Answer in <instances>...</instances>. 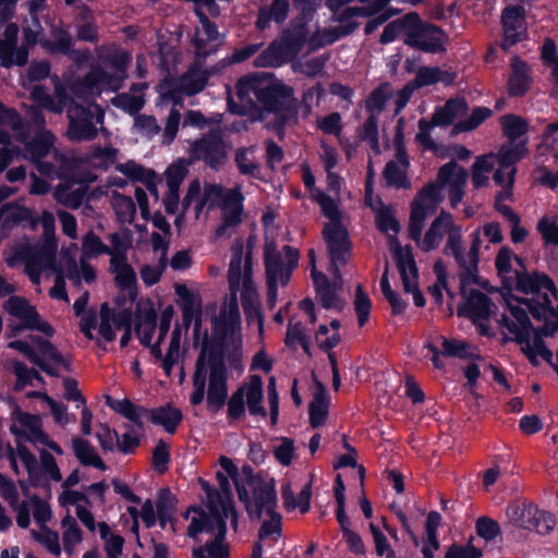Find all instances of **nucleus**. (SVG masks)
<instances>
[{"label":"nucleus","instance_id":"obj_1","mask_svg":"<svg viewBox=\"0 0 558 558\" xmlns=\"http://www.w3.org/2000/svg\"><path fill=\"white\" fill-rule=\"evenodd\" d=\"M238 104L230 95L228 104L233 113L250 114L253 121H263L274 114L275 129L282 136L287 125L296 123L298 100L293 88L268 74H252L241 77L235 85Z\"/></svg>","mask_w":558,"mask_h":558},{"label":"nucleus","instance_id":"obj_2","mask_svg":"<svg viewBox=\"0 0 558 558\" xmlns=\"http://www.w3.org/2000/svg\"><path fill=\"white\" fill-rule=\"evenodd\" d=\"M533 295L531 300L523 303L524 306L522 304H510L509 315L504 314L500 318V324L514 336L515 341L521 345V350L529 361L537 365L538 356L550 362L553 353L545 345L542 336L532 329L526 308L530 310L534 317L541 318L550 308L553 300L557 298V292L554 296L550 291L542 290L533 293Z\"/></svg>","mask_w":558,"mask_h":558},{"label":"nucleus","instance_id":"obj_3","mask_svg":"<svg viewBox=\"0 0 558 558\" xmlns=\"http://www.w3.org/2000/svg\"><path fill=\"white\" fill-rule=\"evenodd\" d=\"M227 379L228 371L222 354L205 338L195 362L191 403L198 405L203 402L208 383L207 407L215 412L219 411L228 397Z\"/></svg>","mask_w":558,"mask_h":558},{"label":"nucleus","instance_id":"obj_4","mask_svg":"<svg viewBox=\"0 0 558 558\" xmlns=\"http://www.w3.org/2000/svg\"><path fill=\"white\" fill-rule=\"evenodd\" d=\"M173 316L172 307H167L160 315L158 325L157 342L151 344V338L157 326V315L155 311H147L142 314L136 325V333L141 343L150 348L151 355L161 364L167 376L171 375L172 367L177 365L181 357V341L183 336L182 327L177 324L171 332L170 342L165 355L160 348L161 341L167 336Z\"/></svg>","mask_w":558,"mask_h":558},{"label":"nucleus","instance_id":"obj_5","mask_svg":"<svg viewBox=\"0 0 558 558\" xmlns=\"http://www.w3.org/2000/svg\"><path fill=\"white\" fill-rule=\"evenodd\" d=\"M426 218L424 214L417 210L414 217H410L408 227L409 238L415 242L422 252L427 253L437 250L445 235H447L442 253L447 256L457 253L458 242L462 239V227L456 223L452 215L441 209L438 216L430 222L425 233L422 234Z\"/></svg>","mask_w":558,"mask_h":558},{"label":"nucleus","instance_id":"obj_6","mask_svg":"<svg viewBox=\"0 0 558 558\" xmlns=\"http://www.w3.org/2000/svg\"><path fill=\"white\" fill-rule=\"evenodd\" d=\"M57 243L53 239L46 238L35 244L22 243L12 248L5 263L10 268L23 266V272L31 282L39 286L41 274L51 270L57 271Z\"/></svg>","mask_w":558,"mask_h":558},{"label":"nucleus","instance_id":"obj_7","mask_svg":"<svg viewBox=\"0 0 558 558\" xmlns=\"http://www.w3.org/2000/svg\"><path fill=\"white\" fill-rule=\"evenodd\" d=\"M100 60L101 64L92 66L82 82L75 84L74 93H81L82 88L89 94H98L104 89L117 90L121 87L126 77L130 54L122 49H113Z\"/></svg>","mask_w":558,"mask_h":558},{"label":"nucleus","instance_id":"obj_8","mask_svg":"<svg viewBox=\"0 0 558 558\" xmlns=\"http://www.w3.org/2000/svg\"><path fill=\"white\" fill-rule=\"evenodd\" d=\"M228 518L219 515H207L204 511H199L197 517H193L187 527V534L192 538H196L198 533L206 532L213 535L210 541L204 545L193 548V558H229L230 550L226 543Z\"/></svg>","mask_w":558,"mask_h":558},{"label":"nucleus","instance_id":"obj_9","mask_svg":"<svg viewBox=\"0 0 558 558\" xmlns=\"http://www.w3.org/2000/svg\"><path fill=\"white\" fill-rule=\"evenodd\" d=\"M66 116L69 124L65 135L71 142H89L96 138L98 131L106 132L105 112L96 104L83 106L72 101L68 107Z\"/></svg>","mask_w":558,"mask_h":558},{"label":"nucleus","instance_id":"obj_10","mask_svg":"<svg viewBox=\"0 0 558 558\" xmlns=\"http://www.w3.org/2000/svg\"><path fill=\"white\" fill-rule=\"evenodd\" d=\"M3 310L15 320L16 324L8 325V337H16L23 330H36L45 336H52L53 328L43 320L36 307L23 296L11 295L2 305Z\"/></svg>","mask_w":558,"mask_h":558},{"label":"nucleus","instance_id":"obj_11","mask_svg":"<svg viewBox=\"0 0 558 558\" xmlns=\"http://www.w3.org/2000/svg\"><path fill=\"white\" fill-rule=\"evenodd\" d=\"M300 258L299 251L284 245L279 251L274 239L266 238L264 244V264L267 280L280 281L281 286L288 284Z\"/></svg>","mask_w":558,"mask_h":558},{"label":"nucleus","instance_id":"obj_12","mask_svg":"<svg viewBox=\"0 0 558 558\" xmlns=\"http://www.w3.org/2000/svg\"><path fill=\"white\" fill-rule=\"evenodd\" d=\"M509 521L523 530L536 531L538 534H549L555 525V515L548 511L541 510L532 502H514L506 508Z\"/></svg>","mask_w":558,"mask_h":558},{"label":"nucleus","instance_id":"obj_13","mask_svg":"<svg viewBox=\"0 0 558 558\" xmlns=\"http://www.w3.org/2000/svg\"><path fill=\"white\" fill-rule=\"evenodd\" d=\"M323 235L327 243L331 260L330 271L340 279V266L345 265L351 257V242L343 225H325Z\"/></svg>","mask_w":558,"mask_h":558},{"label":"nucleus","instance_id":"obj_14","mask_svg":"<svg viewBox=\"0 0 558 558\" xmlns=\"http://www.w3.org/2000/svg\"><path fill=\"white\" fill-rule=\"evenodd\" d=\"M99 316L100 324L98 331L102 339L108 342L113 341L116 338L114 329H122L124 333L120 339V345L122 348L126 347L131 340L132 311L130 308L111 311L107 303H102Z\"/></svg>","mask_w":558,"mask_h":558},{"label":"nucleus","instance_id":"obj_15","mask_svg":"<svg viewBox=\"0 0 558 558\" xmlns=\"http://www.w3.org/2000/svg\"><path fill=\"white\" fill-rule=\"evenodd\" d=\"M404 44L426 52H440L445 49V33L436 25L424 23L416 14V20L410 23L408 38Z\"/></svg>","mask_w":558,"mask_h":558},{"label":"nucleus","instance_id":"obj_16","mask_svg":"<svg viewBox=\"0 0 558 558\" xmlns=\"http://www.w3.org/2000/svg\"><path fill=\"white\" fill-rule=\"evenodd\" d=\"M238 494L242 501H244L246 511L252 519L259 520L263 514L276 512L277 506L276 490L272 484L258 483L253 488L252 497L250 498L245 489L239 486Z\"/></svg>","mask_w":558,"mask_h":558},{"label":"nucleus","instance_id":"obj_17","mask_svg":"<svg viewBox=\"0 0 558 558\" xmlns=\"http://www.w3.org/2000/svg\"><path fill=\"white\" fill-rule=\"evenodd\" d=\"M472 243L468 251L462 245V239L458 242L457 253H452L456 264L460 269L461 288L464 291L465 284L475 282L478 268V251L482 244L481 231L475 230L472 234Z\"/></svg>","mask_w":558,"mask_h":558},{"label":"nucleus","instance_id":"obj_18","mask_svg":"<svg viewBox=\"0 0 558 558\" xmlns=\"http://www.w3.org/2000/svg\"><path fill=\"white\" fill-rule=\"evenodd\" d=\"M191 155L195 160H203L210 168L217 169L227 159V148L218 133H209L191 145Z\"/></svg>","mask_w":558,"mask_h":558},{"label":"nucleus","instance_id":"obj_19","mask_svg":"<svg viewBox=\"0 0 558 558\" xmlns=\"http://www.w3.org/2000/svg\"><path fill=\"white\" fill-rule=\"evenodd\" d=\"M214 326L225 341L240 340L241 319L236 292H230V298L222 304L219 315L214 319Z\"/></svg>","mask_w":558,"mask_h":558},{"label":"nucleus","instance_id":"obj_20","mask_svg":"<svg viewBox=\"0 0 558 558\" xmlns=\"http://www.w3.org/2000/svg\"><path fill=\"white\" fill-rule=\"evenodd\" d=\"M396 262L401 276L403 290L412 293L414 304L418 307L425 305V298L417 288V268L409 247L400 248L396 253Z\"/></svg>","mask_w":558,"mask_h":558},{"label":"nucleus","instance_id":"obj_21","mask_svg":"<svg viewBox=\"0 0 558 558\" xmlns=\"http://www.w3.org/2000/svg\"><path fill=\"white\" fill-rule=\"evenodd\" d=\"M228 474L217 472L216 477L219 484L220 490H215L205 486L207 492L208 509L207 515H219L223 518L234 517V508L231 501L230 482Z\"/></svg>","mask_w":558,"mask_h":558},{"label":"nucleus","instance_id":"obj_22","mask_svg":"<svg viewBox=\"0 0 558 558\" xmlns=\"http://www.w3.org/2000/svg\"><path fill=\"white\" fill-rule=\"evenodd\" d=\"M255 246L254 236H250L246 243V251L244 252V243L242 239H236L232 245V257L229 265L228 280L230 292H238L243 290V278L245 275V263L248 252L253 255Z\"/></svg>","mask_w":558,"mask_h":558},{"label":"nucleus","instance_id":"obj_23","mask_svg":"<svg viewBox=\"0 0 558 558\" xmlns=\"http://www.w3.org/2000/svg\"><path fill=\"white\" fill-rule=\"evenodd\" d=\"M13 415L15 423L10 427L13 435L35 446H38V442L47 441V434L41 428L39 416L21 411H15Z\"/></svg>","mask_w":558,"mask_h":558},{"label":"nucleus","instance_id":"obj_24","mask_svg":"<svg viewBox=\"0 0 558 558\" xmlns=\"http://www.w3.org/2000/svg\"><path fill=\"white\" fill-rule=\"evenodd\" d=\"M17 140L24 143V155L25 158L34 161L44 159L51 153H53L56 136L49 130H41L32 140H28L22 129L16 131Z\"/></svg>","mask_w":558,"mask_h":558},{"label":"nucleus","instance_id":"obj_25","mask_svg":"<svg viewBox=\"0 0 558 558\" xmlns=\"http://www.w3.org/2000/svg\"><path fill=\"white\" fill-rule=\"evenodd\" d=\"M109 271L113 276L116 286L125 291L134 301L137 296V278L133 267L128 263L126 256L110 258Z\"/></svg>","mask_w":558,"mask_h":558},{"label":"nucleus","instance_id":"obj_26","mask_svg":"<svg viewBox=\"0 0 558 558\" xmlns=\"http://www.w3.org/2000/svg\"><path fill=\"white\" fill-rule=\"evenodd\" d=\"M508 290H518L524 293H536L542 290L550 291L555 296L556 287L554 281L546 275L529 274L525 267L521 268L519 272L510 280L506 287Z\"/></svg>","mask_w":558,"mask_h":558},{"label":"nucleus","instance_id":"obj_27","mask_svg":"<svg viewBox=\"0 0 558 558\" xmlns=\"http://www.w3.org/2000/svg\"><path fill=\"white\" fill-rule=\"evenodd\" d=\"M241 301L248 324L256 323L258 326L259 333L263 332V317L257 307V295L256 290L251 280V253L248 252L245 263V275L243 278V290H241Z\"/></svg>","mask_w":558,"mask_h":558},{"label":"nucleus","instance_id":"obj_28","mask_svg":"<svg viewBox=\"0 0 558 558\" xmlns=\"http://www.w3.org/2000/svg\"><path fill=\"white\" fill-rule=\"evenodd\" d=\"M44 46L53 53H62L70 57L76 63L86 62L90 53L88 50H75L73 48L74 41L69 32L54 27L51 32V40H48Z\"/></svg>","mask_w":558,"mask_h":558},{"label":"nucleus","instance_id":"obj_29","mask_svg":"<svg viewBox=\"0 0 558 558\" xmlns=\"http://www.w3.org/2000/svg\"><path fill=\"white\" fill-rule=\"evenodd\" d=\"M222 44L216 25L206 16L201 17V26L196 28L194 35L195 51L198 57H207L215 52Z\"/></svg>","mask_w":558,"mask_h":558},{"label":"nucleus","instance_id":"obj_30","mask_svg":"<svg viewBox=\"0 0 558 558\" xmlns=\"http://www.w3.org/2000/svg\"><path fill=\"white\" fill-rule=\"evenodd\" d=\"M206 82L207 77L203 71L191 69L171 84L166 95L177 102L181 95L192 96L203 90Z\"/></svg>","mask_w":558,"mask_h":558},{"label":"nucleus","instance_id":"obj_31","mask_svg":"<svg viewBox=\"0 0 558 558\" xmlns=\"http://www.w3.org/2000/svg\"><path fill=\"white\" fill-rule=\"evenodd\" d=\"M175 293L181 299L183 323L185 330L194 322V331L201 328L202 300L192 292L185 284L175 286Z\"/></svg>","mask_w":558,"mask_h":558},{"label":"nucleus","instance_id":"obj_32","mask_svg":"<svg viewBox=\"0 0 558 558\" xmlns=\"http://www.w3.org/2000/svg\"><path fill=\"white\" fill-rule=\"evenodd\" d=\"M522 11L521 7H509L502 12L504 40L501 47L505 50L520 41L524 35Z\"/></svg>","mask_w":558,"mask_h":558},{"label":"nucleus","instance_id":"obj_33","mask_svg":"<svg viewBox=\"0 0 558 558\" xmlns=\"http://www.w3.org/2000/svg\"><path fill=\"white\" fill-rule=\"evenodd\" d=\"M313 281L322 305L325 308L340 311L343 306V302L337 291L341 289L342 279H336L333 277V281L330 282L323 272L314 271Z\"/></svg>","mask_w":558,"mask_h":558},{"label":"nucleus","instance_id":"obj_34","mask_svg":"<svg viewBox=\"0 0 558 558\" xmlns=\"http://www.w3.org/2000/svg\"><path fill=\"white\" fill-rule=\"evenodd\" d=\"M243 195L231 194V203L223 205L222 223L216 229L217 238H230L242 221Z\"/></svg>","mask_w":558,"mask_h":558},{"label":"nucleus","instance_id":"obj_35","mask_svg":"<svg viewBox=\"0 0 558 558\" xmlns=\"http://www.w3.org/2000/svg\"><path fill=\"white\" fill-rule=\"evenodd\" d=\"M441 187L439 182L425 185L412 202L410 217H414L416 210L424 214V217L432 215L442 201Z\"/></svg>","mask_w":558,"mask_h":558},{"label":"nucleus","instance_id":"obj_36","mask_svg":"<svg viewBox=\"0 0 558 558\" xmlns=\"http://www.w3.org/2000/svg\"><path fill=\"white\" fill-rule=\"evenodd\" d=\"M492 303L486 294L472 290L465 305L458 310L460 316L469 317L473 323L486 320L490 315Z\"/></svg>","mask_w":558,"mask_h":558},{"label":"nucleus","instance_id":"obj_37","mask_svg":"<svg viewBox=\"0 0 558 558\" xmlns=\"http://www.w3.org/2000/svg\"><path fill=\"white\" fill-rule=\"evenodd\" d=\"M32 98L46 110L53 113H62L68 106L69 97L65 89L57 86L52 95L46 93L40 86L34 87L32 90Z\"/></svg>","mask_w":558,"mask_h":558},{"label":"nucleus","instance_id":"obj_38","mask_svg":"<svg viewBox=\"0 0 558 558\" xmlns=\"http://www.w3.org/2000/svg\"><path fill=\"white\" fill-rule=\"evenodd\" d=\"M523 260L514 255L512 251L504 246L497 253L495 259V266L497 268L498 275L502 278L504 286L507 287L510 280L523 269Z\"/></svg>","mask_w":558,"mask_h":558},{"label":"nucleus","instance_id":"obj_39","mask_svg":"<svg viewBox=\"0 0 558 558\" xmlns=\"http://www.w3.org/2000/svg\"><path fill=\"white\" fill-rule=\"evenodd\" d=\"M468 179V170L456 161H449L444 165L437 174L440 185L448 186L449 190H464Z\"/></svg>","mask_w":558,"mask_h":558},{"label":"nucleus","instance_id":"obj_40","mask_svg":"<svg viewBox=\"0 0 558 558\" xmlns=\"http://www.w3.org/2000/svg\"><path fill=\"white\" fill-rule=\"evenodd\" d=\"M396 157V160H390L385 167V180L387 181L388 185L395 186L397 189H408L410 187V181L405 174L409 165L405 154L402 150H398Z\"/></svg>","mask_w":558,"mask_h":558},{"label":"nucleus","instance_id":"obj_41","mask_svg":"<svg viewBox=\"0 0 558 558\" xmlns=\"http://www.w3.org/2000/svg\"><path fill=\"white\" fill-rule=\"evenodd\" d=\"M468 102L463 98L449 99L444 107L436 110L432 122L437 126H447L454 120L462 118L468 112Z\"/></svg>","mask_w":558,"mask_h":558},{"label":"nucleus","instance_id":"obj_42","mask_svg":"<svg viewBox=\"0 0 558 558\" xmlns=\"http://www.w3.org/2000/svg\"><path fill=\"white\" fill-rule=\"evenodd\" d=\"M86 194V186L73 187L69 183L58 184L52 192L53 199L57 203L71 209L80 208L85 201Z\"/></svg>","mask_w":558,"mask_h":558},{"label":"nucleus","instance_id":"obj_43","mask_svg":"<svg viewBox=\"0 0 558 558\" xmlns=\"http://www.w3.org/2000/svg\"><path fill=\"white\" fill-rule=\"evenodd\" d=\"M512 74L509 78V94L511 96H522L530 87L531 77L527 64L518 57L511 60Z\"/></svg>","mask_w":558,"mask_h":558},{"label":"nucleus","instance_id":"obj_44","mask_svg":"<svg viewBox=\"0 0 558 558\" xmlns=\"http://www.w3.org/2000/svg\"><path fill=\"white\" fill-rule=\"evenodd\" d=\"M71 445L74 456L81 464L92 465L101 471L107 469L106 464L89 441L81 437H73Z\"/></svg>","mask_w":558,"mask_h":558},{"label":"nucleus","instance_id":"obj_45","mask_svg":"<svg viewBox=\"0 0 558 558\" xmlns=\"http://www.w3.org/2000/svg\"><path fill=\"white\" fill-rule=\"evenodd\" d=\"M239 389L244 390V399L252 415L266 416V410L260 404L263 400V380L259 376H253L250 383Z\"/></svg>","mask_w":558,"mask_h":558},{"label":"nucleus","instance_id":"obj_46","mask_svg":"<svg viewBox=\"0 0 558 558\" xmlns=\"http://www.w3.org/2000/svg\"><path fill=\"white\" fill-rule=\"evenodd\" d=\"M289 10V0H272L270 5L259 9L256 26L259 29H265L271 21L282 23L287 19Z\"/></svg>","mask_w":558,"mask_h":558},{"label":"nucleus","instance_id":"obj_47","mask_svg":"<svg viewBox=\"0 0 558 558\" xmlns=\"http://www.w3.org/2000/svg\"><path fill=\"white\" fill-rule=\"evenodd\" d=\"M526 154L525 143L520 142L517 144L504 145L497 155L494 156V162L498 166L507 168L509 174H515L517 168L514 165Z\"/></svg>","mask_w":558,"mask_h":558},{"label":"nucleus","instance_id":"obj_48","mask_svg":"<svg viewBox=\"0 0 558 558\" xmlns=\"http://www.w3.org/2000/svg\"><path fill=\"white\" fill-rule=\"evenodd\" d=\"M148 417L154 424L163 426L166 432L172 434L174 433L178 424L182 421V413L179 409L167 404L149 410Z\"/></svg>","mask_w":558,"mask_h":558},{"label":"nucleus","instance_id":"obj_49","mask_svg":"<svg viewBox=\"0 0 558 558\" xmlns=\"http://www.w3.org/2000/svg\"><path fill=\"white\" fill-rule=\"evenodd\" d=\"M118 154L119 150L111 146H93L90 150L86 153L84 159L93 168L107 170L116 165Z\"/></svg>","mask_w":558,"mask_h":558},{"label":"nucleus","instance_id":"obj_50","mask_svg":"<svg viewBox=\"0 0 558 558\" xmlns=\"http://www.w3.org/2000/svg\"><path fill=\"white\" fill-rule=\"evenodd\" d=\"M456 75L453 73L441 71L437 66H421L415 75L412 83L416 88L428 86L438 82L445 84H451L454 81Z\"/></svg>","mask_w":558,"mask_h":558},{"label":"nucleus","instance_id":"obj_51","mask_svg":"<svg viewBox=\"0 0 558 558\" xmlns=\"http://www.w3.org/2000/svg\"><path fill=\"white\" fill-rule=\"evenodd\" d=\"M286 57V45L274 41L254 59V65L257 68H277L284 62Z\"/></svg>","mask_w":558,"mask_h":558},{"label":"nucleus","instance_id":"obj_52","mask_svg":"<svg viewBox=\"0 0 558 558\" xmlns=\"http://www.w3.org/2000/svg\"><path fill=\"white\" fill-rule=\"evenodd\" d=\"M65 276L75 286H80L82 279L87 283L93 282L96 279V271L87 258L80 257L78 264L74 259L68 262Z\"/></svg>","mask_w":558,"mask_h":558},{"label":"nucleus","instance_id":"obj_53","mask_svg":"<svg viewBox=\"0 0 558 558\" xmlns=\"http://www.w3.org/2000/svg\"><path fill=\"white\" fill-rule=\"evenodd\" d=\"M17 456L28 473V480L32 485L47 486L41 463H38L36 457L26 447H19Z\"/></svg>","mask_w":558,"mask_h":558},{"label":"nucleus","instance_id":"obj_54","mask_svg":"<svg viewBox=\"0 0 558 558\" xmlns=\"http://www.w3.org/2000/svg\"><path fill=\"white\" fill-rule=\"evenodd\" d=\"M242 195L240 187H233L226 190L218 184H206L203 194V203L209 206H219L223 208V205L231 203V194Z\"/></svg>","mask_w":558,"mask_h":558},{"label":"nucleus","instance_id":"obj_55","mask_svg":"<svg viewBox=\"0 0 558 558\" xmlns=\"http://www.w3.org/2000/svg\"><path fill=\"white\" fill-rule=\"evenodd\" d=\"M495 167L494 156L486 155L476 158L472 166L471 181L475 189L485 186L489 181V173Z\"/></svg>","mask_w":558,"mask_h":558},{"label":"nucleus","instance_id":"obj_56","mask_svg":"<svg viewBox=\"0 0 558 558\" xmlns=\"http://www.w3.org/2000/svg\"><path fill=\"white\" fill-rule=\"evenodd\" d=\"M416 20V13H409L401 19H398L387 26H385L380 41L383 44H388L393 41L399 35H403L404 38H408L410 23Z\"/></svg>","mask_w":558,"mask_h":558},{"label":"nucleus","instance_id":"obj_57","mask_svg":"<svg viewBox=\"0 0 558 558\" xmlns=\"http://www.w3.org/2000/svg\"><path fill=\"white\" fill-rule=\"evenodd\" d=\"M328 404L329 400L325 393L324 389L317 391L310 403V423L311 426L316 428L322 426L328 413Z\"/></svg>","mask_w":558,"mask_h":558},{"label":"nucleus","instance_id":"obj_58","mask_svg":"<svg viewBox=\"0 0 558 558\" xmlns=\"http://www.w3.org/2000/svg\"><path fill=\"white\" fill-rule=\"evenodd\" d=\"M111 205L121 223H132L136 214V206L130 196L113 193Z\"/></svg>","mask_w":558,"mask_h":558},{"label":"nucleus","instance_id":"obj_59","mask_svg":"<svg viewBox=\"0 0 558 558\" xmlns=\"http://www.w3.org/2000/svg\"><path fill=\"white\" fill-rule=\"evenodd\" d=\"M61 525L64 530L62 535L64 550L71 556L73 555L74 547L82 542V531L76 520L70 514L62 519Z\"/></svg>","mask_w":558,"mask_h":558},{"label":"nucleus","instance_id":"obj_60","mask_svg":"<svg viewBox=\"0 0 558 558\" xmlns=\"http://www.w3.org/2000/svg\"><path fill=\"white\" fill-rule=\"evenodd\" d=\"M12 369L16 377L14 385L15 390H23L26 386H35V381L44 383L40 374L34 369L27 367L23 362L14 361L12 363Z\"/></svg>","mask_w":558,"mask_h":558},{"label":"nucleus","instance_id":"obj_61","mask_svg":"<svg viewBox=\"0 0 558 558\" xmlns=\"http://www.w3.org/2000/svg\"><path fill=\"white\" fill-rule=\"evenodd\" d=\"M109 405L116 412L120 413L125 418L133 422L138 428H142V426H143L142 418L145 416L148 417L149 410H147L143 407H136L128 399H123L121 401L110 403Z\"/></svg>","mask_w":558,"mask_h":558},{"label":"nucleus","instance_id":"obj_62","mask_svg":"<svg viewBox=\"0 0 558 558\" xmlns=\"http://www.w3.org/2000/svg\"><path fill=\"white\" fill-rule=\"evenodd\" d=\"M500 125L504 135L513 143L524 135L527 131V123L522 118L514 114H506L500 118Z\"/></svg>","mask_w":558,"mask_h":558},{"label":"nucleus","instance_id":"obj_63","mask_svg":"<svg viewBox=\"0 0 558 558\" xmlns=\"http://www.w3.org/2000/svg\"><path fill=\"white\" fill-rule=\"evenodd\" d=\"M253 154L254 147L239 148L235 151L234 161L242 174L257 178L259 175L260 168L255 161Z\"/></svg>","mask_w":558,"mask_h":558},{"label":"nucleus","instance_id":"obj_64","mask_svg":"<svg viewBox=\"0 0 558 558\" xmlns=\"http://www.w3.org/2000/svg\"><path fill=\"white\" fill-rule=\"evenodd\" d=\"M536 229L546 244L558 245V218L545 215L539 218Z\"/></svg>","mask_w":558,"mask_h":558}]
</instances>
